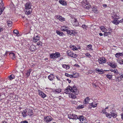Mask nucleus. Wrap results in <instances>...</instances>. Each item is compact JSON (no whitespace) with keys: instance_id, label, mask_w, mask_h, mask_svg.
I'll use <instances>...</instances> for the list:
<instances>
[{"instance_id":"nucleus-13","label":"nucleus","mask_w":123,"mask_h":123,"mask_svg":"<svg viewBox=\"0 0 123 123\" xmlns=\"http://www.w3.org/2000/svg\"><path fill=\"white\" fill-rule=\"evenodd\" d=\"M30 49L31 51H33L36 49V48L35 46L32 45L31 46Z\"/></svg>"},{"instance_id":"nucleus-63","label":"nucleus","mask_w":123,"mask_h":123,"mask_svg":"<svg viewBox=\"0 0 123 123\" xmlns=\"http://www.w3.org/2000/svg\"><path fill=\"white\" fill-rule=\"evenodd\" d=\"M85 119V117H83L82 118H81V120H82V121H83Z\"/></svg>"},{"instance_id":"nucleus-59","label":"nucleus","mask_w":123,"mask_h":123,"mask_svg":"<svg viewBox=\"0 0 123 123\" xmlns=\"http://www.w3.org/2000/svg\"><path fill=\"white\" fill-rule=\"evenodd\" d=\"M74 66L77 68H79L80 66L77 64H76L74 65Z\"/></svg>"},{"instance_id":"nucleus-49","label":"nucleus","mask_w":123,"mask_h":123,"mask_svg":"<svg viewBox=\"0 0 123 123\" xmlns=\"http://www.w3.org/2000/svg\"><path fill=\"white\" fill-rule=\"evenodd\" d=\"M119 63L120 64H123V59L119 60Z\"/></svg>"},{"instance_id":"nucleus-38","label":"nucleus","mask_w":123,"mask_h":123,"mask_svg":"<svg viewBox=\"0 0 123 123\" xmlns=\"http://www.w3.org/2000/svg\"><path fill=\"white\" fill-rule=\"evenodd\" d=\"M111 115H112V116L113 118H115L117 116V114L111 112Z\"/></svg>"},{"instance_id":"nucleus-32","label":"nucleus","mask_w":123,"mask_h":123,"mask_svg":"<svg viewBox=\"0 0 123 123\" xmlns=\"http://www.w3.org/2000/svg\"><path fill=\"white\" fill-rule=\"evenodd\" d=\"M81 27L83 29L87 30V28L88 27L87 26L85 25H83Z\"/></svg>"},{"instance_id":"nucleus-39","label":"nucleus","mask_w":123,"mask_h":123,"mask_svg":"<svg viewBox=\"0 0 123 123\" xmlns=\"http://www.w3.org/2000/svg\"><path fill=\"white\" fill-rule=\"evenodd\" d=\"M5 8V7H3L2 8H0V15H1V14L3 12Z\"/></svg>"},{"instance_id":"nucleus-54","label":"nucleus","mask_w":123,"mask_h":123,"mask_svg":"<svg viewBox=\"0 0 123 123\" xmlns=\"http://www.w3.org/2000/svg\"><path fill=\"white\" fill-rule=\"evenodd\" d=\"M55 17L57 19H59H59L60 18L62 17V16L59 15H56Z\"/></svg>"},{"instance_id":"nucleus-19","label":"nucleus","mask_w":123,"mask_h":123,"mask_svg":"<svg viewBox=\"0 0 123 123\" xmlns=\"http://www.w3.org/2000/svg\"><path fill=\"white\" fill-rule=\"evenodd\" d=\"M80 2L81 3L82 5L83 6L87 5V0H82V1Z\"/></svg>"},{"instance_id":"nucleus-23","label":"nucleus","mask_w":123,"mask_h":123,"mask_svg":"<svg viewBox=\"0 0 123 123\" xmlns=\"http://www.w3.org/2000/svg\"><path fill=\"white\" fill-rule=\"evenodd\" d=\"M7 23L9 26H11L12 25V23L11 20H8L7 21Z\"/></svg>"},{"instance_id":"nucleus-3","label":"nucleus","mask_w":123,"mask_h":123,"mask_svg":"<svg viewBox=\"0 0 123 123\" xmlns=\"http://www.w3.org/2000/svg\"><path fill=\"white\" fill-rule=\"evenodd\" d=\"M106 59L105 57H102L98 59V61L99 64H102L106 63Z\"/></svg>"},{"instance_id":"nucleus-45","label":"nucleus","mask_w":123,"mask_h":123,"mask_svg":"<svg viewBox=\"0 0 123 123\" xmlns=\"http://www.w3.org/2000/svg\"><path fill=\"white\" fill-rule=\"evenodd\" d=\"M13 32L14 33L16 34L17 35H18L19 33L18 31L17 30H14Z\"/></svg>"},{"instance_id":"nucleus-47","label":"nucleus","mask_w":123,"mask_h":123,"mask_svg":"<svg viewBox=\"0 0 123 123\" xmlns=\"http://www.w3.org/2000/svg\"><path fill=\"white\" fill-rule=\"evenodd\" d=\"M59 20L61 22H62L65 20V18L62 16V17H61L59 19Z\"/></svg>"},{"instance_id":"nucleus-31","label":"nucleus","mask_w":123,"mask_h":123,"mask_svg":"<svg viewBox=\"0 0 123 123\" xmlns=\"http://www.w3.org/2000/svg\"><path fill=\"white\" fill-rule=\"evenodd\" d=\"M73 32V30H69L68 31V30L67 32V33H68V35H72Z\"/></svg>"},{"instance_id":"nucleus-46","label":"nucleus","mask_w":123,"mask_h":123,"mask_svg":"<svg viewBox=\"0 0 123 123\" xmlns=\"http://www.w3.org/2000/svg\"><path fill=\"white\" fill-rule=\"evenodd\" d=\"M78 117L75 114L74 115V117H73V119H78Z\"/></svg>"},{"instance_id":"nucleus-30","label":"nucleus","mask_w":123,"mask_h":123,"mask_svg":"<svg viewBox=\"0 0 123 123\" xmlns=\"http://www.w3.org/2000/svg\"><path fill=\"white\" fill-rule=\"evenodd\" d=\"M111 32H105L104 35L105 36H108L109 35H111Z\"/></svg>"},{"instance_id":"nucleus-51","label":"nucleus","mask_w":123,"mask_h":123,"mask_svg":"<svg viewBox=\"0 0 123 123\" xmlns=\"http://www.w3.org/2000/svg\"><path fill=\"white\" fill-rule=\"evenodd\" d=\"M84 108V106L82 105H79L78 106V108H79V109L82 108Z\"/></svg>"},{"instance_id":"nucleus-33","label":"nucleus","mask_w":123,"mask_h":123,"mask_svg":"<svg viewBox=\"0 0 123 123\" xmlns=\"http://www.w3.org/2000/svg\"><path fill=\"white\" fill-rule=\"evenodd\" d=\"M92 11L96 13H98V11L97 10L96 8H93L92 9Z\"/></svg>"},{"instance_id":"nucleus-37","label":"nucleus","mask_w":123,"mask_h":123,"mask_svg":"<svg viewBox=\"0 0 123 123\" xmlns=\"http://www.w3.org/2000/svg\"><path fill=\"white\" fill-rule=\"evenodd\" d=\"M106 76L107 78L111 80L112 77V75H110V74H107L106 75Z\"/></svg>"},{"instance_id":"nucleus-36","label":"nucleus","mask_w":123,"mask_h":123,"mask_svg":"<svg viewBox=\"0 0 123 123\" xmlns=\"http://www.w3.org/2000/svg\"><path fill=\"white\" fill-rule=\"evenodd\" d=\"M67 55L70 56H71V55L72 54V52L71 51L68 50L67 52Z\"/></svg>"},{"instance_id":"nucleus-55","label":"nucleus","mask_w":123,"mask_h":123,"mask_svg":"<svg viewBox=\"0 0 123 123\" xmlns=\"http://www.w3.org/2000/svg\"><path fill=\"white\" fill-rule=\"evenodd\" d=\"M26 113H25V114H24V113H22V114L23 117H25L27 116V115L26 114Z\"/></svg>"},{"instance_id":"nucleus-43","label":"nucleus","mask_w":123,"mask_h":123,"mask_svg":"<svg viewBox=\"0 0 123 123\" xmlns=\"http://www.w3.org/2000/svg\"><path fill=\"white\" fill-rule=\"evenodd\" d=\"M115 56L117 58L119 57L120 56V53H116L115 55Z\"/></svg>"},{"instance_id":"nucleus-44","label":"nucleus","mask_w":123,"mask_h":123,"mask_svg":"<svg viewBox=\"0 0 123 123\" xmlns=\"http://www.w3.org/2000/svg\"><path fill=\"white\" fill-rule=\"evenodd\" d=\"M79 75H77H77H76V76H74L73 75H70V76H69V77L70 78H77L78 77Z\"/></svg>"},{"instance_id":"nucleus-60","label":"nucleus","mask_w":123,"mask_h":123,"mask_svg":"<svg viewBox=\"0 0 123 123\" xmlns=\"http://www.w3.org/2000/svg\"><path fill=\"white\" fill-rule=\"evenodd\" d=\"M85 55L88 57H89L90 55L91 56L89 53H87L85 54Z\"/></svg>"},{"instance_id":"nucleus-4","label":"nucleus","mask_w":123,"mask_h":123,"mask_svg":"<svg viewBox=\"0 0 123 123\" xmlns=\"http://www.w3.org/2000/svg\"><path fill=\"white\" fill-rule=\"evenodd\" d=\"M52 117L50 116L45 117L44 118V121L47 123H48L52 120Z\"/></svg>"},{"instance_id":"nucleus-22","label":"nucleus","mask_w":123,"mask_h":123,"mask_svg":"<svg viewBox=\"0 0 123 123\" xmlns=\"http://www.w3.org/2000/svg\"><path fill=\"white\" fill-rule=\"evenodd\" d=\"M96 71L98 72V73L99 74H102L103 73V70L102 69H98L96 68L95 69Z\"/></svg>"},{"instance_id":"nucleus-17","label":"nucleus","mask_w":123,"mask_h":123,"mask_svg":"<svg viewBox=\"0 0 123 123\" xmlns=\"http://www.w3.org/2000/svg\"><path fill=\"white\" fill-rule=\"evenodd\" d=\"M50 58L53 60L55 59L54 53H52L50 55Z\"/></svg>"},{"instance_id":"nucleus-25","label":"nucleus","mask_w":123,"mask_h":123,"mask_svg":"<svg viewBox=\"0 0 123 123\" xmlns=\"http://www.w3.org/2000/svg\"><path fill=\"white\" fill-rule=\"evenodd\" d=\"M100 29L103 32H104L105 31H107L106 29L103 26H102L100 27Z\"/></svg>"},{"instance_id":"nucleus-14","label":"nucleus","mask_w":123,"mask_h":123,"mask_svg":"<svg viewBox=\"0 0 123 123\" xmlns=\"http://www.w3.org/2000/svg\"><path fill=\"white\" fill-rule=\"evenodd\" d=\"M55 58L59 57L61 56L60 54L58 52H56L54 53Z\"/></svg>"},{"instance_id":"nucleus-48","label":"nucleus","mask_w":123,"mask_h":123,"mask_svg":"<svg viewBox=\"0 0 123 123\" xmlns=\"http://www.w3.org/2000/svg\"><path fill=\"white\" fill-rule=\"evenodd\" d=\"M61 30L62 31H66L67 32V31L68 30V29H66L65 28L64 29H63V28H62L61 29Z\"/></svg>"},{"instance_id":"nucleus-41","label":"nucleus","mask_w":123,"mask_h":123,"mask_svg":"<svg viewBox=\"0 0 123 123\" xmlns=\"http://www.w3.org/2000/svg\"><path fill=\"white\" fill-rule=\"evenodd\" d=\"M121 80V78H120V77H117L116 79V81L120 82Z\"/></svg>"},{"instance_id":"nucleus-1","label":"nucleus","mask_w":123,"mask_h":123,"mask_svg":"<svg viewBox=\"0 0 123 123\" xmlns=\"http://www.w3.org/2000/svg\"><path fill=\"white\" fill-rule=\"evenodd\" d=\"M25 6L26 10H25V11L26 14L27 15L30 14L32 11L31 8V3L30 2H28L26 4Z\"/></svg>"},{"instance_id":"nucleus-61","label":"nucleus","mask_w":123,"mask_h":123,"mask_svg":"<svg viewBox=\"0 0 123 123\" xmlns=\"http://www.w3.org/2000/svg\"><path fill=\"white\" fill-rule=\"evenodd\" d=\"M65 75L68 77H69V76H70V75L68 74L67 73H65Z\"/></svg>"},{"instance_id":"nucleus-21","label":"nucleus","mask_w":123,"mask_h":123,"mask_svg":"<svg viewBox=\"0 0 123 123\" xmlns=\"http://www.w3.org/2000/svg\"><path fill=\"white\" fill-rule=\"evenodd\" d=\"M105 114L106 115V116L107 117H108V118H111L112 117V115H111V114H110L108 112H105Z\"/></svg>"},{"instance_id":"nucleus-34","label":"nucleus","mask_w":123,"mask_h":123,"mask_svg":"<svg viewBox=\"0 0 123 123\" xmlns=\"http://www.w3.org/2000/svg\"><path fill=\"white\" fill-rule=\"evenodd\" d=\"M72 92V93L71 94V97L73 99H74L76 97V96L75 95L76 94H74V93H73V92Z\"/></svg>"},{"instance_id":"nucleus-6","label":"nucleus","mask_w":123,"mask_h":123,"mask_svg":"<svg viewBox=\"0 0 123 123\" xmlns=\"http://www.w3.org/2000/svg\"><path fill=\"white\" fill-rule=\"evenodd\" d=\"M72 23L75 26H77L79 24V23L77 21V20L76 18H72Z\"/></svg>"},{"instance_id":"nucleus-8","label":"nucleus","mask_w":123,"mask_h":123,"mask_svg":"<svg viewBox=\"0 0 123 123\" xmlns=\"http://www.w3.org/2000/svg\"><path fill=\"white\" fill-rule=\"evenodd\" d=\"M38 92L39 95L43 98H44L46 96V95L45 94L40 90H38Z\"/></svg>"},{"instance_id":"nucleus-15","label":"nucleus","mask_w":123,"mask_h":123,"mask_svg":"<svg viewBox=\"0 0 123 123\" xmlns=\"http://www.w3.org/2000/svg\"><path fill=\"white\" fill-rule=\"evenodd\" d=\"M59 2L63 5L66 6L67 5V2L65 0H59Z\"/></svg>"},{"instance_id":"nucleus-11","label":"nucleus","mask_w":123,"mask_h":123,"mask_svg":"<svg viewBox=\"0 0 123 123\" xmlns=\"http://www.w3.org/2000/svg\"><path fill=\"white\" fill-rule=\"evenodd\" d=\"M55 78V76L53 74H51L48 76V78L50 81H52Z\"/></svg>"},{"instance_id":"nucleus-18","label":"nucleus","mask_w":123,"mask_h":123,"mask_svg":"<svg viewBox=\"0 0 123 123\" xmlns=\"http://www.w3.org/2000/svg\"><path fill=\"white\" fill-rule=\"evenodd\" d=\"M92 46L91 45L89 44L88 45L87 47V49L90 50H93L92 47Z\"/></svg>"},{"instance_id":"nucleus-42","label":"nucleus","mask_w":123,"mask_h":123,"mask_svg":"<svg viewBox=\"0 0 123 123\" xmlns=\"http://www.w3.org/2000/svg\"><path fill=\"white\" fill-rule=\"evenodd\" d=\"M4 5V3L3 2L2 0H0V7H3Z\"/></svg>"},{"instance_id":"nucleus-2","label":"nucleus","mask_w":123,"mask_h":123,"mask_svg":"<svg viewBox=\"0 0 123 123\" xmlns=\"http://www.w3.org/2000/svg\"><path fill=\"white\" fill-rule=\"evenodd\" d=\"M70 88L71 90V92H73L74 94H78L79 93L77 89L76 86H73L72 87L70 86Z\"/></svg>"},{"instance_id":"nucleus-12","label":"nucleus","mask_w":123,"mask_h":123,"mask_svg":"<svg viewBox=\"0 0 123 123\" xmlns=\"http://www.w3.org/2000/svg\"><path fill=\"white\" fill-rule=\"evenodd\" d=\"M40 39V37H38V36H37L35 37H34L33 40V42H36Z\"/></svg>"},{"instance_id":"nucleus-26","label":"nucleus","mask_w":123,"mask_h":123,"mask_svg":"<svg viewBox=\"0 0 123 123\" xmlns=\"http://www.w3.org/2000/svg\"><path fill=\"white\" fill-rule=\"evenodd\" d=\"M53 92L58 93L61 92V89L60 88H59L56 90H54L53 91Z\"/></svg>"},{"instance_id":"nucleus-10","label":"nucleus","mask_w":123,"mask_h":123,"mask_svg":"<svg viewBox=\"0 0 123 123\" xmlns=\"http://www.w3.org/2000/svg\"><path fill=\"white\" fill-rule=\"evenodd\" d=\"M9 56L11 58L14 60L15 59V54L13 53H11L9 54Z\"/></svg>"},{"instance_id":"nucleus-5","label":"nucleus","mask_w":123,"mask_h":123,"mask_svg":"<svg viewBox=\"0 0 123 123\" xmlns=\"http://www.w3.org/2000/svg\"><path fill=\"white\" fill-rule=\"evenodd\" d=\"M107 63L109 65L113 68H116L117 66V64L114 62H107Z\"/></svg>"},{"instance_id":"nucleus-57","label":"nucleus","mask_w":123,"mask_h":123,"mask_svg":"<svg viewBox=\"0 0 123 123\" xmlns=\"http://www.w3.org/2000/svg\"><path fill=\"white\" fill-rule=\"evenodd\" d=\"M42 42H38L37 43V45H40L41 46H42Z\"/></svg>"},{"instance_id":"nucleus-29","label":"nucleus","mask_w":123,"mask_h":123,"mask_svg":"<svg viewBox=\"0 0 123 123\" xmlns=\"http://www.w3.org/2000/svg\"><path fill=\"white\" fill-rule=\"evenodd\" d=\"M110 70L111 72H113L115 74L116 73L117 74H118V71L117 69H111Z\"/></svg>"},{"instance_id":"nucleus-50","label":"nucleus","mask_w":123,"mask_h":123,"mask_svg":"<svg viewBox=\"0 0 123 123\" xmlns=\"http://www.w3.org/2000/svg\"><path fill=\"white\" fill-rule=\"evenodd\" d=\"M72 49L74 50H77V48L76 47L74 46H72Z\"/></svg>"},{"instance_id":"nucleus-58","label":"nucleus","mask_w":123,"mask_h":123,"mask_svg":"<svg viewBox=\"0 0 123 123\" xmlns=\"http://www.w3.org/2000/svg\"><path fill=\"white\" fill-rule=\"evenodd\" d=\"M85 6H86L85 8L86 9H89L90 7L89 6L86 5Z\"/></svg>"},{"instance_id":"nucleus-27","label":"nucleus","mask_w":123,"mask_h":123,"mask_svg":"<svg viewBox=\"0 0 123 123\" xmlns=\"http://www.w3.org/2000/svg\"><path fill=\"white\" fill-rule=\"evenodd\" d=\"M28 115L31 116L33 115V113L31 110H29L28 112Z\"/></svg>"},{"instance_id":"nucleus-35","label":"nucleus","mask_w":123,"mask_h":123,"mask_svg":"<svg viewBox=\"0 0 123 123\" xmlns=\"http://www.w3.org/2000/svg\"><path fill=\"white\" fill-rule=\"evenodd\" d=\"M32 70L31 69H30L27 72L26 74L28 77L30 75L31 71Z\"/></svg>"},{"instance_id":"nucleus-62","label":"nucleus","mask_w":123,"mask_h":123,"mask_svg":"<svg viewBox=\"0 0 123 123\" xmlns=\"http://www.w3.org/2000/svg\"><path fill=\"white\" fill-rule=\"evenodd\" d=\"M75 114H70V116H71L72 117H74V115Z\"/></svg>"},{"instance_id":"nucleus-56","label":"nucleus","mask_w":123,"mask_h":123,"mask_svg":"<svg viewBox=\"0 0 123 123\" xmlns=\"http://www.w3.org/2000/svg\"><path fill=\"white\" fill-rule=\"evenodd\" d=\"M20 123H28V122L26 120L21 121Z\"/></svg>"},{"instance_id":"nucleus-24","label":"nucleus","mask_w":123,"mask_h":123,"mask_svg":"<svg viewBox=\"0 0 123 123\" xmlns=\"http://www.w3.org/2000/svg\"><path fill=\"white\" fill-rule=\"evenodd\" d=\"M8 78L9 80H11L14 78L15 76L13 74H11L8 76Z\"/></svg>"},{"instance_id":"nucleus-20","label":"nucleus","mask_w":123,"mask_h":123,"mask_svg":"<svg viewBox=\"0 0 123 123\" xmlns=\"http://www.w3.org/2000/svg\"><path fill=\"white\" fill-rule=\"evenodd\" d=\"M62 67L63 68H66V69H68L70 68V67L69 66L66 64L62 65Z\"/></svg>"},{"instance_id":"nucleus-9","label":"nucleus","mask_w":123,"mask_h":123,"mask_svg":"<svg viewBox=\"0 0 123 123\" xmlns=\"http://www.w3.org/2000/svg\"><path fill=\"white\" fill-rule=\"evenodd\" d=\"M70 88V86H68L66 89L64 90L65 92L67 94H70L71 92V90Z\"/></svg>"},{"instance_id":"nucleus-16","label":"nucleus","mask_w":123,"mask_h":123,"mask_svg":"<svg viewBox=\"0 0 123 123\" xmlns=\"http://www.w3.org/2000/svg\"><path fill=\"white\" fill-rule=\"evenodd\" d=\"M56 31L57 34L60 36H63V35H64L63 32L60 31L58 30H56Z\"/></svg>"},{"instance_id":"nucleus-40","label":"nucleus","mask_w":123,"mask_h":123,"mask_svg":"<svg viewBox=\"0 0 123 123\" xmlns=\"http://www.w3.org/2000/svg\"><path fill=\"white\" fill-rule=\"evenodd\" d=\"M77 55L75 54H74L72 53V54L71 55V56L74 58L77 57Z\"/></svg>"},{"instance_id":"nucleus-28","label":"nucleus","mask_w":123,"mask_h":123,"mask_svg":"<svg viewBox=\"0 0 123 123\" xmlns=\"http://www.w3.org/2000/svg\"><path fill=\"white\" fill-rule=\"evenodd\" d=\"M90 99L89 97H86L85 100V101L86 102L85 103H88Z\"/></svg>"},{"instance_id":"nucleus-7","label":"nucleus","mask_w":123,"mask_h":123,"mask_svg":"<svg viewBox=\"0 0 123 123\" xmlns=\"http://www.w3.org/2000/svg\"><path fill=\"white\" fill-rule=\"evenodd\" d=\"M119 18H115L112 21V23L116 25H117L118 24L120 23V20H118Z\"/></svg>"},{"instance_id":"nucleus-52","label":"nucleus","mask_w":123,"mask_h":123,"mask_svg":"<svg viewBox=\"0 0 123 123\" xmlns=\"http://www.w3.org/2000/svg\"><path fill=\"white\" fill-rule=\"evenodd\" d=\"M73 32L72 36L75 35L77 34V32L73 30Z\"/></svg>"},{"instance_id":"nucleus-64","label":"nucleus","mask_w":123,"mask_h":123,"mask_svg":"<svg viewBox=\"0 0 123 123\" xmlns=\"http://www.w3.org/2000/svg\"><path fill=\"white\" fill-rule=\"evenodd\" d=\"M121 115V118L123 120V113H122Z\"/></svg>"},{"instance_id":"nucleus-53","label":"nucleus","mask_w":123,"mask_h":123,"mask_svg":"<svg viewBox=\"0 0 123 123\" xmlns=\"http://www.w3.org/2000/svg\"><path fill=\"white\" fill-rule=\"evenodd\" d=\"M79 117H78V119H79L81 121V118H82L83 117H84V116L82 115H80L79 116Z\"/></svg>"}]
</instances>
